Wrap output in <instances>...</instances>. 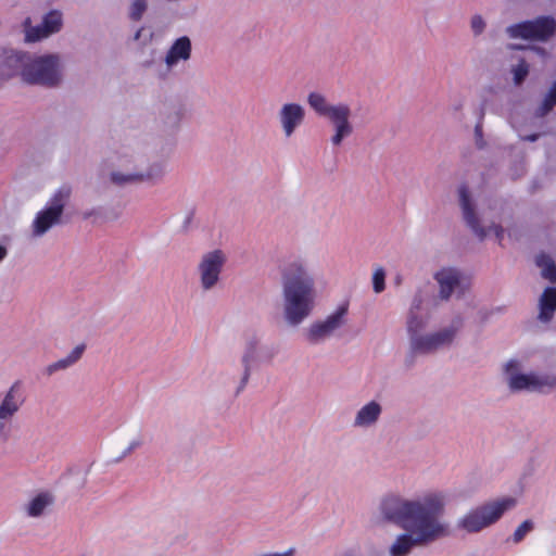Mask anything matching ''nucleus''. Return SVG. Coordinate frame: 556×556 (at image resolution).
Masks as SVG:
<instances>
[{
    "label": "nucleus",
    "instance_id": "15",
    "mask_svg": "<svg viewBox=\"0 0 556 556\" xmlns=\"http://www.w3.org/2000/svg\"><path fill=\"white\" fill-rule=\"evenodd\" d=\"M17 384L16 382L10 388L0 404V431L4 428V421L10 420L23 403L15 394Z\"/></svg>",
    "mask_w": 556,
    "mask_h": 556
},
{
    "label": "nucleus",
    "instance_id": "22",
    "mask_svg": "<svg viewBox=\"0 0 556 556\" xmlns=\"http://www.w3.org/2000/svg\"><path fill=\"white\" fill-rule=\"evenodd\" d=\"M62 26V14L59 11H51L43 17L42 27L46 34H53L60 30Z\"/></svg>",
    "mask_w": 556,
    "mask_h": 556
},
{
    "label": "nucleus",
    "instance_id": "35",
    "mask_svg": "<svg viewBox=\"0 0 556 556\" xmlns=\"http://www.w3.org/2000/svg\"><path fill=\"white\" fill-rule=\"evenodd\" d=\"M7 255V249L2 245H0V262Z\"/></svg>",
    "mask_w": 556,
    "mask_h": 556
},
{
    "label": "nucleus",
    "instance_id": "38",
    "mask_svg": "<svg viewBox=\"0 0 556 556\" xmlns=\"http://www.w3.org/2000/svg\"><path fill=\"white\" fill-rule=\"evenodd\" d=\"M536 138H538V135H532L528 139L531 141H534V140H536Z\"/></svg>",
    "mask_w": 556,
    "mask_h": 556
},
{
    "label": "nucleus",
    "instance_id": "17",
    "mask_svg": "<svg viewBox=\"0 0 556 556\" xmlns=\"http://www.w3.org/2000/svg\"><path fill=\"white\" fill-rule=\"evenodd\" d=\"M556 311V288L548 287L540 299L539 319L543 323L549 321Z\"/></svg>",
    "mask_w": 556,
    "mask_h": 556
},
{
    "label": "nucleus",
    "instance_id": "32",
    "mask_svg": "<svg viewBox=\"0 0 556 556\" xmlns=\"http://www.w3.org/2000/svg\"><path fill=\"white\" fill-rule=\"evenodd\" d=\"M492 229L494 230V235H495L496 239L501 243L503 238H504V229H503V227L500 226V225H494L492 227Z\"/></svg>",
    "mask_w": 556,
    "mask_h": 556
},
{
    "label": "nucleus",
    "instance_id": "41",
    "mask_svg": "<svg viewBox=\"0 0 556 556\" xmlns=\"http://www.w3.org/2000/svg\"><path fill=\"white\" fill-rule=\"evenodd\" d=\"M343 556H354L352 553H346Z\"/></svg>",
    "mask_w": 556,
    "mask_h": 556
},
{
    "label": "nucleus",
    "instance_id": "34",
    "mask_svg": "<svg viewBox=\"0 0 556 556\" xmlns=\"http://www.w3.org/2000/svg\"><path fill=\"white\" fill-rule=\"evenodd\" d=\"M475 132L477 137H482V126L480 124L476 125Z\"/></svg>",
    "mask_w": 556,
    "mask_h": 556
},
{
    "label": "nucleus",
    "instance_id": "21",
    "mask_svg": "<svg viewBox=\"0 0 556 556\" xmlns=\"http://www.w3.org/2000/svg\"><path fill=\"white\" fill-rule=\"evenodd\" d=\"M50 503L51 497L46 493H40L28 504L27 514L31 517H38Z\"/></svg>",
    "mask_w": 556,
    "mask_h": 556
},
{
    "label": "nucleus",
    "instance_id": "39",
    "mask_svg": "<svg viewBox=\"0 0 556 556\" xmlns=\"http://www.w3.org/2000/svg\"><path fill=\"white\" fill-rule=\"evenodd\" d=\"M511 48H514V49H521L522 47L521 46H511Z\"/></svg>",
    "mask_w": 556,
    "mask_h": 556
},
{
    "label": "nucleus",
    "instance_id": "4",
    "mask_svg": "<svg viewBox=\"0 0 556 556\" xmlns=\"http://www.w3.org/2000/svg\"><path fill=\"white\" fill-rule=\"evenodd\" d=\"M517 504L516 498L506 496L469 510L460 520L459 528L476 533L495 523L505 511Z\"/></svg>",
    "mask_w": 556,
    "mask_h": 556
},
{
    "label": "nucleus",
    "instance_id": "40",
    "mask_svg": "<svg viewBox=\"0 0 556 556\" xmlns=\"http://www.w3.org/2000/svg\"><path fill=\"white\" fill-rule=\"evenodd\" d=\"M139 36H140V30L136 34V37H135V38H136V39H138V38H139Z\"/></svg>",
    "mask_w": 556,
    "mask_h": 556
},
{
    "label": "nucleus",
    "instance_id": "11",
    "mask_svg": "<svg viewBox=\"0 0 556 556\" xmlns=\"http://www.w3.org/2000/svg\"><path fill=\"white\" fill-rule=\"evenodd\" d=\"M455 331L453 329H444L439 332L416 337L412 340L413 350L421 353L432 352L444 344L452 342Z\"/></svg>",
    "mask_w": 556,
    "mask_h": 556
},
{
    "label": "nucleus",
    "instance_id": "36",
    "mask_svg": "<svg viewBox=\"0 0 556 556\" xmlns=\"http://www.w3.org/2000/svg\"><path fill=\"white\" fill-rule=\"evenodd\" d=\"M414 323H415V319H414V318H410V319L408 320V329H409V330H413V328H414Z\"/></svg>",
    "mask_w": 556,
    "mask_h": 556
},
{
    "label": "nucleus",
    "instance_id": "27",
    "mask_svg": "<svg viewBox=\"0 0 556 556\" xmlns=\"http://www.w3.org/2000/svg\"><path fill=\"white\" fill-rule=\"evenodd\" d=\"M147 9L146 0H135L131 4L129 16L134 21H139Z\"/></svg>",
    "mask_w": 556,
    "mask_h": 556
},
{
    "label": "nucleus",
    "instance_id": "1",
    "mask_svg": "<svg viewBox=\"0 0 556 556\" xmlns=\"http://www.w3.org/2000/svg\"><path fill=\"white\" fill-rule=\"evenodd\" d=\"M443 506V496L439 493H430L419 501L386 497L381 503L384 519L410 532L396 539L390 548L391 555L405 556L414 546L432 542L442 535L444 528L438 518Z\"/></svg>",
    "mask_w": 556,
    "mask_h": 556
},
{
    "label": "nucleus",
    "instance_id": "30",
    "mask_svg": "<svg viewBox=\"0 0 556 556\" xmlns=\"http://www.w3.org/2000/svg\"><path fill=\"white\" fill-rule=\"evenodd\" d=\"M243 365H244V374L241 380V386L239 387L238 391H241L244 386L247 384L249 377H250V355L245 354L243 356Z\"/></svg>",
    "mask_w": 556,
    "mask_h": 556
},
{
    "label": "nucleus",
    "instance_id": "13",
    "mask_svg": "<svg viewBox=\"0 0 556 556\" xmlns=\"http://www.w3.org/2000/svg\"><path fill=\"white\" fill-rule=\"evenodd\" d=\"M304 115V110L300 104L288 103L281 108L279 119L286 137H290L295 128L302 124Z\"/></svg>",
    "mask_w": 556,
    "mask_h": 556
},
{
    "label": "nucleus",
    "instance_id": "37",
    "mask_svg": "<svg viewBox=\"0 0 556 556\" xmlns=\"http://www.w3.org/2000/svg\"><path fill=\"white\" fill-rule=\"evenodd\" d=\"M138 445H139V443H138V442H132V443L130 444V447H129V448H130V450H132V448L137 447Z\"/></svg>",
    "mask_w": 556,
    "mask_h": 556
},
{
    "label": "nucleus",
    "instance_id": "8",
    "mask_svg": "<svg viewBox=\"0 0 556 556\" xmlns=\"http://www.w3.org/2000/svg\"><path fill=\"white\" fill-rule=\"evenodd\" d=\"M224 263L225 256L220 250L208 252L203 256L199 265V270L201 274V283L205 290L216 285Z\"/></svg>",
    "mask_w": 556,
    "mask_h": 556
},
{
    "label": "nucleus",
    "instance_id": "7",
    "mask_svg": "<svg viewBox=\"0 0 556 556\" xmlns=\"http://www.w3.org/2000/svg\"><path fill=\"white\" fill-rule=\"evenodd\" d=\"M510 38L546 41L556 33V21L552 16H540L510 25L506 29Z\"/></svg>",
    "mask_w": 556,
    "mask_h": 556
},
{
    "label": "nucleus",
    "instance_id": "26",
    "mask_svg": "<svg viewBox=\"0 0 556 556\" xmlns=\"http://www.w3.org/2000/svg\"><path fill=\"white\" fill-rule=\"evenodd\" d=\"M533 529V522L531 520H525L519 527L515 530L513 534V541L515 543L521 542L525 536Z\"/></svg>",
    "mask_w": 556,
    "mask_h": 556
},
{
    "label": "nucleus",
    "instance_id": "6",
    "mask_svg": "<svg viewBox=\"0 0 556 556\" xmlns=\"http://www.w3.org/2000/svg\"><path fill=\"white\" fill-rule=\"evenodd\" d=\"M72 189L68 186L59 188L49 201V205L37 213L33 223L35 236H42L52 226L60 223L64 206L68 201Z\"/></svg>",
    "mask_w": 556,
    "mask_h": 556
},
{
    "label": "nucleus",
    "instance_id": "29",
    "mask_svg": "<svg viewBox=\"0 0 556 556\" xmlns=\"http://www.w3.org/2000/svg\"><path fill=\"white\" fill-rule=\"evenodd\" d=\"M485 23L483 18L480 15H475L471 18V29L475 33V35H480L484 30Z\"/></svg>",
    "mask_w": 556,
    "mask_h": 556
},
{
    "label": "nucleus",
    "instance_id": "5",
    "mask_svg": "<svg viewBox=\"0 0 556 556\" xmlns=\"http://www.w3.org/2000/svg\"><path fill=\"white\" fill-rule=\"evenodd\" d=\"M308 103L318 115L328 117L334 125L336 134L331 138L334 146H339L345 137L352 134L353 127L349 121L351 111L348 105H329L326 99L317 92L309 93Z\"/></svg>",
    "mask_w": 556,
    "mask_h": 556
},
{
    "label": "nucleus",
    "instance_id": "2",
    "mask_svg": "<svg viewBox=\"0 0 556 556\" xmlns=\"http://www.w3.org/2000/svg\"><path fill=\"white\" fill-rule=\"evenodd\" d=\"M285 314L291 325L307 317L314 305V279L299 260L287 262L281 270Z\"/></svg>",
    "mask_w": 556,
    "mask_h": 556
},
{
    "label": "nucleus",
    "instance_id": "12",
    "mask_svg": "<svg viewBox=\"0 0 556 556\" xmlns=\"http://www.w3.org/2000/svg\"><path fill=\"white\" fill-rule=\"evenodd\" d=\"M459 201L463 210V216L471 230L482 240L486 236V231L480 226L479 219L475 213L473 205L470 200V194L466 185L459 187Z\"/></svg>",
    "mask_w": 556,
    "mask_h": 556
},
{
    "label": "nucleus",
    "instance_id": "23",
    "mask_svg": "<svg viewBox=\"0 0 556 556\" xmlns=\"http://www.w3.org/2000/svg\"><path fill=\"white\" fill-rule=\"evenodd\" d=\"M556 105V81L552 85L547 94L545 96L541 106L538 110V115L543 117L548 114Z\"/></svg>",
    "mask_w": 556,
    "mask_h": 556
},
{
    "label": "nucleus",
    "instance_id": "20",
    "mask_svg": "<svg viewBox=\"0 0 556 556\" xmlns=\"http://www.w3.org/2000/svg\"><path fill=\"white\" fill-rule=\"evenodd\" d=\"M535 264L542 269V276L553 283H556V265L552 257L541 253L535 258Z\"/></svg>",
    "mask_w": 556,
    "mask_h": 556
},
{
    "label": "nucleus",
    "instance_id": "33",
    "mask_svg": "<svg viewBox=\"0 0 556 556\" xmlns=\"http://www.w3.org/2000/svg\"><path fill=\"white\" fill-rule=\"evenodd\" d=\"M517 362L515 361H509L507 364H506V371H509L511 368H516L517 367Z\"/></svg>",
    "mask_w": 556,
    "mask_h": 556
},
{
    "label": "nucleus",
    "instance_id": "28",
    "mask_svg": "<svg viewBox=\"0 0 556 556\" xmlns=\"http://www.w3.org/2000/svg\"><path fill=\"white\" fill-rule=\"evenodd\" d=\"M45 31L46 29L42 27V25L28 28L26 30V41L35 42L45 37H48L49 34H46Z\"/></svg>",
    "mask_w": 556,
    "mask_h": 556
},
{
    "label": "nucleus",
    "instance_id": "16",
    "mask_svg": "<svg viewBox=\"0 0 556 556\" xmlns=\"http://www.w3.org/2000/svg\"><path fill=\"white\" fill-rule=\"evenodd\" d=\"M191 54V41L188 37L178 38L166 54V64L173 66L180 60H188Z\"/></svg>",
    "mask_w": 556,
    "mask_h": 556
},
{
    "label": "nucleus",
    "instance_id": "3",
    "mask_svg": "<svg viewBox=\"0 0 556 556\" xmlns=\"http://www.w3.org/2000/svg\"><path fill=\"white\" fill-rule=\"evenodd\" d=\"M21 75L30 85L54 87L61 80L60 62L55 55L31 59L27 53L11 51L0 63L1 80Z\"/></svg>",
    "mask_w": 556,
    "mask_h": 556
},
{
    "label": "nucleus",
    "instance_id": "31",
    "mask_svg": "<svg viewBox=\"0 0 556 556\" xmlns=\"http://www.w3.org/2000/svg\"><path fill=\"white\" fill-rule=\"evenodd\" d=\"M142 175H135V176H124V175H121L118 173H113L112 174V180L116 184H123V182H126V181H130V180H136V179H142Z\"/></svg>",
    "mask_w": 556,
    "mask_h": 556
},
{
    "label": "nucleus",
    "instance_id": "24",
    "mask_svg": "<svg viewBox=\"0 0 556 556\" xmlns=\"http://www.w3.org/2000/svg\"><path fill=\"white\" fill-rule=\"evenodd\" d=\"M514 80L516 85H520L529 73V65L526 60L521 59L519 63L514 67Z\"/></svg>",
    "mask_w": 556,
    "mask_h": 556
},
{
    "label": "nucleus",
    "instance_id": "9",
    "mask_svg": "<svg viewBox=\"0 0 556 556\" xmlns=\"http://www.w3.org/2000/svg\"><path fill=\"white\" fill-rule=\"evenodd\" d=\"M509 387L514 391L529 390L536 392H545L546 390L556 388V376H543L536 375H515L509 379Z\"/></svg>",
    "mask_w": 556,
    "mask_h": 556
},
{
    "label": "nucleus",
    "instance_id": "10",
    "mask_svg": "<svg viewBox=\"0 0 556 556\" xmlns=\"http://www.w3.org/2000/svg\"><path fill=\"white\" fill-rule=\"evenodd\" d=\"M346 312L348 307L342 305L333 314L328 316L326 320L313 324L307 331L308 341L316 343L319 340L330 336L342 325V320Z\"/></svg>",
    "mask_w": 556,
    "mask_h": 556
},
{
    "label": "nucleus",
    "instance_id": "14",
    "mask_svg": "<svg viewBox=\"0 0 556 556\" xmlns=\"http://www.w3.org/2000/svg\"><path fill=\"white\" fill-rule=\"evenodd\" d=\"M434 277L440 286V296L443 300H447L460 283V273L454 268H443Z\"/></svg>",
    "mask_w": 556,
    "mask_h": 556
},
{
    "label": "nucleus",
    "instance_id": "25",
    "mask_svg": "<svg viewBox=\"0 0 556 556\" xmlns=\"http://www.w3.org/2000/svg\"><path fill=\"white\" fill-rule=\"evenodd\" d=\"M386 271L382 267L376 268L372 275V287L376 293H381L386 288Z\"/></svg>",
    "mask_w": 556,
    "mask_h": 556
},
{
    "label": "nucleus",
    "instance_id": "19",
    "mask_svg": "<svg viewBox=\"0 0 556 556\" xmlns=\"http://www.w3.org/2000/svg\"><path fill=\"white\" fill-rule=\"evenodd\" d=\"M86 346L85 344L77 345L65 358L59 359L55 363L50 364L47 367V374L52 375L53 372L65 369L75 364L84 354Z\"/></svg>",
    "mask_w": 556,
    "mask_h": 556
},
{
    "label": "nucleus",
    "instance_id": "18",
    "mask_svg": "<svg viewBox=\"0 0 556 556\" xmlns=\"http://www.w3.org/2000/svg\"><path fill=\"white\" fill-rule=\"evenodd\" d=\"M380 414H381L380 405L377 402L371 401L359 409V412L357 413L356 418H355V425L356 426H370L378 419Z\"/></svg>",
    "mask_w": 556,
    "mask_h": 556
}]
</instances>
